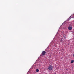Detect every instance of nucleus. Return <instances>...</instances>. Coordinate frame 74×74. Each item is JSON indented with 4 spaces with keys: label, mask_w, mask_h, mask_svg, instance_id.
Segmentation results:
<instances>
[{
    "label": "nucleus",
    "mask_w": 74,
    "mask_h": 74,
    "mask_svg": "<svg viewBox=\"0 0 74 74\" xmlns=\"http://www.w3.org/2000/svg\"><path fill=\"white\" fill-rule=\"evenodd\" d=\"M52 69H53V67H52V65H50L49 66L48 69H49V70L51 71L52 70Z\"/></svg>",
    "instance_id": "f257e3e1"
},
{
    "label": "nucleus",
    "mask_w": 74,
    "mask_h": 74,
    "mask_svg": "<svg viewBox=\"0 0 74 74\" xmlns=\"http://www.w3.org/2000/svg\"><path fill=\"white\" fill-rule=\"evenodd\" d=\"M46 54V52L45 51H42V53H41V55H42V56H44V55H45Z\"/></svg>",
    "instance_id": "f03ea898"
},
{
    "label": "nucleus",
    "mask_w": 74,
    "mask_h": 74,
    "mask_svg": "<svg viewBox=\"0 0 74 74\" xmlns=\"http://www.w3.org/2000/svg\"><path fill=\"white\" fill-rule=\"evenodd\" d=\"M68 30H72V27H68Z\"/></svg>",
    "instance_id": "7ed1b4c3"
},
{
    "label": "nucleus",
    "mask_w": 74,
    "mask_h": 74,
    "mask_svg": "<svg viewBox=\"0 0 74 74\" xmlns=\"http://www.w3.org/2000/svg\"><path fill=\"white\" fill-rule=\"evenodd\" d=\"M74 60H71V63H74Z\"/></svg>",
    "instance_id": "20e7f679"
},
{
    "label": "nucleus",
    "mask_w": 74,
    "mask_h": 74,
    "mask_svg": "<svg viewBox=\"0 0 74 74\" xmlns=\"http://www.w3.org/2000/svg\"><path fill=\"white\" fill-rule=\"evenodd\" d=\"M36 71L37 72H39V70H38V69H36Z\"/></svg>",
    "instance_id": "39448f33"
}]
</instances>
